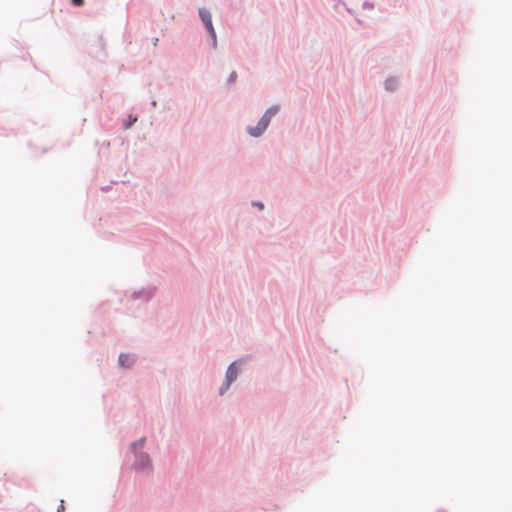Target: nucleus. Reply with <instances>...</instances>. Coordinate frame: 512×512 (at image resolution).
Returning <instances> with one entry per match:
<instances>
[{
  "label": "nucleus",
  "instance_id": "nucleus-1",
  "mask_svg": "<svg viewBox=\"0 0 512 512\" xmlns=\"http://www.w3.org/2000/svg\"><path fill=\"white\" fill-rule=\"evenodd\" d=\"M278 111V108L277 107H271L269 108L265 113L264 115L262 116V118L259 120L258 124L256 127L254 128H249L248 129V133L251 135V136H254V137H258L260 136L265 130L266 128L268 127L269 125V122H270V119L271 117L276 114V112Z\"/></svg>",
  "mask_w": 512,
  "mask_h": 512
},
{
  "label": "nucleus",
  "instance_id": "nucleus-2",
  "mask_svg": "<svg viewBox=\"0 0 512 512\" xmlns=\"http://www.w3.org/2000/svg\"><path fill=\"white\" fill-rule=\"evenodd\" d=\"M199 15H200L203 23L205 24L207 30L209 31V33L213 39V42L215 44L216 43V33H215V30H214V27L212 24L211 13L205 8H200Z\"/></svg>",
  "mask_w": 512,
  "mask_h": 512
},
{
  "label": "nucleus",
  "instance_id": "nucleus-3",
  "mask_svg": "<svg viewBox=\"0 0 512 512\" xmlns=\"http://www.w3.org/2000/svg\"><path fill=\"white\" fill-rule=\"evenodd\" d=\"M237 377V370L235 368V363H232L226 372V379L224 385L220 388V394H223L225 390L229 388L231 383L236 379Z\"/></svg>",
  "mask_w": 512,
  "mask_h": 512
},
{
  "label": "nucleus",
  "instance_id": "nucleus-4",
  "mask_svg": "<svg viewBox=\"0 0 512 512\" xmlns=\"http://www.w3.org/2000/svg\"><path fill=\"white\" fill-rule=\"evenodd\" d=\"M134 362V359L131 355L128 354H121L119 356V363L123 367H130Z\"/></svg>",
  "mask_w": 512,
  "mask_h": 512
},
{
  "label": "nucleus",
  "instance_id": "nucleus-5",
  "mask_svg": "<svg viewBox=\"0 0 512 512\" xmlns=\"http://www.w3.org/2000/svg\"><path fill=\"white\" fill-rule=\"evenodd\" d=\"M143 444H144V439H141V440H139V441H137V442H134V443L132 444V448H133V449H136L137 447H142V446H143Z\"/></svg>",
  "mask_w": 512,
  "mask_h": 512
},
{
  "label": "nucleus",
  "instance_id": "nucleus-6",
  "mask_svg": "<svg viewBox=\"0 0 512 512\" xmlns=\"http://www.w3.org/2000/svg\"><path fill=\"white\" fill-rule=\"evenodd\" d=\"M149 462V459H148V456L147 455H142L141 456V463H142V467H145Z\"/></svg>",
  "mask_w": 512,
  "mask_h": 512
},
{
  "label": "nucleus",
  "instance_id": "nucleus-7",
  "mask_svg": "<svg viewBox=\"0 0 512 512\" xmlns=\"http://www.w3.org/2000/svg\"><path fill=\"white\" fill-rule=\"evenodd\" d=\"M72 3H73L75 6H81V5H83L84 0H72Z\"/></svg>",
  "mask_w": 512,
  "mask_h": 512
},
{
  "label": "nucleus",
  "instance_id": "nucleus-8",
  "mask_svg": "<svg viewBox=\"0 0 512 512\" xmlns=\"http://www.w3.org/2000/svg\"><path fill=\"white\" fill-rule=\"evenodd\" d=\"M391 86H392V80H387V81H386V88H387V89H392V87H391Z\"/></svg>",
  "mask_w": 512,
  "mask_h": 512
},
{
  "label": "nucleus",
  "instance_id": "nucleus-9",
  "mask_svg": "<svg viewBox=\"0 0 512 512\" xmlns=\"http://www.w3.org/2000/svg\"><path fill=\"white\" fill-rule=\"evenodd\" d=\"M256 205H257L260 209H262V208H263V204H262V203H257Z\"/></svg>",
  "mask_w": 512,
  "mask_h": 512
},
{
  "label": "nucleus",
  "instance_id": "nucleus-10",
  "mask_svg": "<svg viewBox=\"0 0 512 512\" xmlns=\"http://www.w3.org/2000/svg\"><path fill=\"white\" fill-rule=\"evenodd\" d=\"M62 510H63V506H61V510H59L58 512H62Z\"/></svg>",
  "mask_w": 512,
  "mask_h": 512
}]
</instances>
